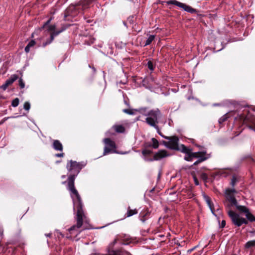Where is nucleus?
<instances>
[{
  "instance_id": "13",
  "label": "nucleus",
  "mask_w": 255,
  "mask_h": 255,
  "mask_svg": "<svg viewBox=\"0 0 255 255\" xmlns=\"http://www.w3.org/2000/svg\"><path fill=\"white\" fill-rule=\"evenodd\" d=\"M52 146L55 150L57 151H62L63 149L62 144L57 139H54L53 140Z\"/></svg>"
},
{
  "instance_id": "50",
  "label": "nucleus",
  "mask_w": 255,
  "mask_h": 255,
  "mask_svg": "<svg viewBox=\"0 0 255 255\" xmlns=\"http://www.w3.org/2000/svg\"><path fill=\"white\" fill-rule=\"evenodd\" d=\"M65 175H62V178H65Z\"/></svg>"
},
{
  "instance_id": "20",
  "label": "nucleus",
  "mask_w": 255,
  "mask_h": 255,
  "mask_svg": "<svg viewBox=\"0 0 255 255\" xmlns=\"http://www.w3.org/2000/svg\"><path fill=\"white\" fill-rule=\"evenodd\" d=\"M128 253L122 249L113 250V255H128Z\"/></svg>"
},
{
  "instance_id": "24",
  "label": "nucleus",
  "mask_w": 255,
  "mask_h": 255,
  "mask_svg": "<svg viewBox=\"0 0 255 255\" xmlns=\"http://www.w3.org/2000/svg\"><path fill=\"white\" fill-rule=\"evenodd\" d=\"M123 112L129 115H135V109H126L123 110Z\"/></svg>"
},
{
  "instance_id": "11",
  "label": "nucleus",
  "mask_w": 255,
  "mask_h": 255,
  "mask_svg": "<svg viewBox=\"0 0 255 255\" xmlns=\"http://www.w3.org/2000/svg\"><path fill=\"white\" fill-rule=\"evenodd\" d=\"M168 156H169V154L167 151L165 150H160L154 154L153 159H150L149 160H159Z\"/></svg>"
},
{
  "instance_id": "27",
  "label": "nucleus",
  "mask_w": 255,
  "mask_h": 255,
  "mask_svg": "<svg viewBox=\"0 0 255 255\" xmlns=\"http://www.w3.org/2000/svg\"><path fill=\"white\" fill-rule=\"evenodd\" d=\"M182 152L186 154L190 152L191 149L187 148L186 146L183 144L181 145V148L179 149Z\"/></svg>"
},
{
  "instance_id": "2",
  "label": "nucleus",
  "mask_w": 255,
  "mask_h": 255,
  "mask_svg": "<svg viewBox=\"0 0 255 255\" xmlns=\"http://www.w3.org/2000/svg\"><path fill=\"white\" fill-rule=\"evenodd\" d=\"M237 193V191L234 188H227L225 190V196L229 202L225 203V206L228 216L231 219L233 224L237 227H240L243 224H248V221L231 210V207L233 206H236L237 209V206H240L238 205L237 201L235 197V194Z\"/></svg>"
},
{
  "instance_id": "5",
  "label": "nucleus",
  "mask_w": 255,
  "mask_h": 255,
  "mask_svg": "<svg viewBox=\"0 0 255 255\" xmlns=\"http://www.w3.org/2000/svg\"><path fill=\"white\" fill-rule=\"evenodd\" d=\"M67 26H63L60 30H55L56 28L55 24L50 25L48 26V30L51 31L50 34V37L49 39H47L46 42H43L42 44L43 47H45L48 44L51 43L54 40V37L58 35L59 34L66 29Z\"/></svg>"
},
{
  "instance_id": "15",
  "label": "nucleus",
  "mask_w": 255,
  "mask_h": 255,
  "mask_svg": "<svg viewBox=\"0 0 255 255\" xmlns=\"http://www.w3.org/2000/svg\"><path fill=\"white\" fill-rule=\"evenodd\" d=\"M190 154L191 155L192 159L193 158H200L202 156H206L207 155V152L206 150H202L200 152H192L191 150H190Z\"/></svg>"
},
{
  "instance_id": "25",
  "label": "nucleus",
  "mask_w": 255,
  "mask_h": 255,
  "mask_svg": "<svg viewBox=\"0 0 255 255\" xmlns=\"http://www.w3.org/2000/svg\"><path fill=\"white\" fill-rule=\"evenodd\" d=\"M207 156H202L201 157H200L199 158V159L196 161V162H195L193 164L194 165H197L198 164H199V163L203 161H205L206 160V159H207L209 157V155H207Z\"/></svg>"
},
{
  "instance_id": "4",
  "label": "nucleus",
  "mask_w": 255,
  "mask_h": 255,
  "mask_svg": "<svg viewBox=\"0 0 255 255\" xmlns=\"http://www.w3.org/2000/svg\"><path fill=\"white\" fill-rule=\"evenodd\" d=\"M149 115V117L145 119V123L150 127L155 128L157 132L162 137L165 138L167 136L162 134L160 131V128L158 126L159 123L158 119L162 116L160 111L157 108L155 110L152 111Z\"/></svg>"
},
{
  "instance_id": "49",
  "label": "nucleus",
  "mask_w": 255,
  "mask_h": 255,
  "mask_svg": "<svg viewBox=\"0 0 255 255\" xmlns=\"http://www.w3.org/2000/svg\"><path fill=\"white\" fill-rule=\"evenodd\" d=\"M198 146L199 147L201 148V149H202V148H203V147L202 146H198Z\"/></svg>"
},
{
  "instance_id": "35",
  "label": "nucleus",
  "mask_w": 255,
  "mask_h": 255,
  "mask_svg": "<svg viewBox=\"0 0 255 255\" xmlns=\"http://www.w3.org/2000/svg\"><path fill=\"white\" fill-rule=\"evenodd\" d=\"M184 159L187 161H188L192 160V158H191V155L190 154V152L186 154V155L184 157Z\"/></svg>"
},
{
  "instance_id": "21",
  "label": "nucleus",
  "mask_w": 255,
  "mask_h": 255,
  "mask_svg": "<svg viewBox=\"0 0 255 255\" xmlns=\"http://www.w3.org/2000/svg\"><path fill=\"white\" fill-rule=\"evenodd\" d=\"M151 144H149L148 146L150 147L152 146L153 148L156 149L159 147V142L155 138H151Z\"/></svg>"
},
{
  "instance_id": "26",
  "label": "nucleus",
  "mask_w": 255,
  "mask_h": 255,
  "mask_svg": "<svg viewBox=\"0 0 255 255\" xmlns=\"http://www.w3.org/2000/svg\"><path fill=\"white\" fill-rule=\"evenodd\" d=\"M155 36L153 35H150L148 38L147 39V40L145 41V44L144 46H146L147 45H149L152 41L154 39Z\"/></svg>"
},
{
  "instance_id": "38",
  "label": "nucleus",
  "mask_w": 255,
  "mask_h": 255,
  "mask_svg": "<svg viewBox=\"0 0 255 255\" xmlns=\"http://www.w3.org/2000/svg\"><path fill=\"white\" fill-rule=\"evenodd\" d=\"M14 118V117H5V118H4L3 119H2L0 121V125L3 124L7 119H8L9 118Z\"/></svg>"
},
{
  "instance_id": "7",
  "label": "nucleus",
  "mask_w": 255,
  "mask_h": 255,
  "mask_svg": "<svg viewBox=\"0 0 255 255\" xmlns=\"http://www.w3.org/2000/svg\"><path fill=\"white\" fill-rule=\"evenodd\" d=\"M166 3L167 5L174 4L180 8H183L185 11L190 12L191 13H194L196 12V10L191 6L188 5L185 3L180 2L177 1L176 0H169L168 1H162V3Z\"/></svg>"
},
{
  "instance_id": "46",
  "label": "nucleus",
  "mask_w": 255,
  "mask_h": 255,
  "mask_svg": "<svg viewBox=\"0 0 255 255\" xmlns=\"http://www.w3.org/2000/svg\"><path fill=\"white\" fill-rule=\"evenodd\" d=\"M45 236H46L47 237H49L50 238L51 236H52V234L51 233H48V234H45Z\"/></svg>"
},
{
  "instance_id": "3",
  "label": "nucleus",
  "mask_w": 255,
  "mask_h": 255,
  "mask_svg": "<svg viewBox=\"0 0 255 255\" xmlns=\"http://www.w3.org/2000/svg\"><path fill=\"white\" fill-rule=\"evenodd\" d=\"M95 0H80L75 4H70L64 11L65 20H69V16L71 17L77 15L81 11L89 8V5Z\"/></svg>"
},
{
  "instance_id": "40",
  "label": "nucleus",
  "mask_w": 255,
  "mask_h": 255,
  "mask_svg": "<svg viewBox=\"0 0 255 255\" xmlns=\"http://www.w3.org/2000/svg\"><path fill=\"white\" fill-rule=\"evenodd\" d=\"M55 156L57 157H63L64 156V153H60L55 154Z\"/></svg>"
},
{
  "instance_id": "29",
  "label": "nucleus",
  "mask_w": 255,
  "mask_h": 255,
  "mask_svg": "<svg viewBox=\"0 0 255 255\" xmlns=\"http://www.w3.org/2000/svg\"><path fill=\"white\" fill-rule=\"evenodd\" d=\"M229 118V116H228L227 114H225L224 116H223L219 120V123L220 124H221L223 123L225 121H226L228 118Z\"/></svg>"
},
{
  "instance_id": "47",
  "label": "nucleus",
  "mask_w": 255,
  "mask_h": 255,
  "mask_svg": "<svg viewBox=\"0 0 255 255\" xmlns=\"http://www.w3.org/2000/svg\"><path fill=\"white\" fill-rule=\"evenodd\" d=\"M194 180H195V184L196 185H198L199 184L198 182L197 181V179L196 178H194Z\"/></svg>"
},
{
  "instance_id": "37",
  "label": "nucleus",
  "mask_w": 255,
  "mask_h": 255,
  "mask_svg": "<svg viewBox=\"0 0 255 255\" xmlns=\"http://www.w3.org/2000/svg\"><path fill=\"white\" fill-rule=\"evenodd\" d=\"M201 178L204 181H207V179L208 178V175L206 173H202L201 174Z\"/></svg>"
},
{
  "instance_id": "43",
  "label": "nucleus",
  "mask_w": 255,
  "mask_h": 255,
  "mask_svg": "<svg viewBox=\"0 0 255 255\" xmlns=\"http://www.w3.org/2000/svg\"><path fill=\"white\" fill-rule=\"evenodd\" d=\"M225 225H226V221L225 220H222L221 225H220V227L223 228L225 226Z\"/></svg>"
},
{
  "instance_id": "8",
  "label": "nucleus",
  "mask_w": 255,
  "mask_h": 255,
  "mask_svg": "<svg viewBox=\"0 0 255 255\" xmlns=\"http://www.w3.org/2000/svg\"><path fill=\"white\" fill-rule=\"evenodd\" d=\"M119 242L122 245H128L131 242V238L129 236L123 234L116 236L114 242H113V246Z\"/></svg>"
},
{
  "instance_id": "42",
  "label": "nucleus",
  "mask_w": 255,
  "mask_h": 255,
  "mask_svg": "<svg viewBox=\"0 0 255 255\" xmlns=\"http://www.w3.org/2000/svg\"><path fill=\"white\" fill-rule=\"evenodd\" d=\"M89 67L90 68H91L92 69L93 73H96V68L94 67V66H93V65H90V64H89Z\"/></svg>"
},
{
  "instance_id": "14",
  "label": "nucleus",
  "mask_w": 255,
  "mask_h": 255,
  "mask_svg": "<svg viewBox=\"0 0 255 255\" xmlns=\"http://www.w3.org/2000/svg\"><path fill=\"white\" fill-rule=\"evenodd\" d=\"M203 197H204V199L205 201H206V203L207 204L209 207L210 208L212 214L213 215H215V214L214 213V205L211 201L210 198L205 194H204Z\"/></svg>"
},
{
  "instance_id": "36",
  "label": "nucleus",
  "mask_w": 255,
  "mask_h": 255,
  "mask_svg": "<svg viewBox=\"0 0 255 255\" xmlns=\"http://www.w3.org/2000/svg\"><path fill=\"white\" fill-rule=\"evenodd\" d=\"M9 85H10L6 81L5 83L0 87V88L2 89L3 91H5Z\"/></svg>"
},
{
  "instance_id": "23",
  "label": "nucleus",
  "mask_w": 255,
  "mask_h": 255,
  "mask_svg": "<svg viewBox=\"0 0 255 255\" xmlns=\"http://www.w3.org/2000/svg\"><path fill=\"white\" fill-rule=\"evenodd\" d=\"M18 78V75L16 74L12 75L6 81L8 83V84L10 85L12 84L15 80H16Z\"/></svg>"
},
{
  "instance_id": "19",
  "label": "nucleus",
  "mask_w": 255,
  "mask_h": 255,
  "mask_svg": "<svg viewBox=\"0 0 255 255\" xmlns=\"http://www.w3.org/2000/svg\"><path fill=\"white\" fill-rule=\"evenodd\" d=\"M138 213V211L136 209H131L129 207L128 208V211L126 213V215L127 217H129L132 215L137 214Z\"/></svg>"
},
{
  "instance_id": "33",
  "label": "nucleus",
  "mask_w": 255,
  "mask_h": 255,
  "mask_svg": "<svg viewBox=\"0 0 255 255\" xmlns=\"http://www.w3.org/2000/svg\"><path fill=\"white\" fill-rule=\"evenodd\" d=\"M23 108L26 111H29L30 108V103L28 102H25L23 105Z\"/></svg>"
},
{
  "instance_id": "44",
  "label": "nucleus",
  "mask_w": 255,
  "mask_h": 255,
  "mask_svg": "<svg viewBox=\"0 0 255 255\" xmlns=\"http://www.w3.org/2000/svg\"><path fill=\"white\" fill-rule=\"evenodd\" d=\"M112 146H113V152H116V153H118V152H117L116 150H115V147H116V145H115V144L113 142V145H112Z\"/></svg>"
},
{
  "instance_id": "39",
  "label": "nucleus",
  "mask_w": 255,
  "mask_h": 255,
  "mask_svg": "<svg viewBox=\"0 0 255 255\" xmlns=\"http://www.w3.org/2000/svg\"><path fill=\"white\" fill-rule=\"evenodd\" d=\"M51 19H52V17H50V18H49V19H48V20H47V21H46V22L43 24V26H42V28H44V27H45L46 25H48L50 23V21H51Z\"/></svg>"
},
{
  "instance_id": "30",
  "label": "nucleus",
  "mask_w": 255,
  "mask_h": 255,
  "mask_svg": "<svg viewBox=\"0 0 255 255\" xmlns=\"http://www.w3.org/2000/svg\"><path fill=\"white\" fill-rule=\"evenodd\" d=\"M19 102V99L18 98H16L12 101L11 106L13 107H16L18 105Z\"/></svg>"
},
{
  "instance_id": "17",
  "label": "nucleus",
  "mask_w": 255,
  "mask_h": 255,
  "mask_svg": "<svg viewBox=\"0 0 255 255\" xmlns=\"http://www.w3.org/2000/svg\"><path fill=\"white\" fill-rule=\"evenodd\" d=\"M240 177L237 175H233L232 177L230 184L233 188L235 187L236 184L240 181Z\"/></svg>"
},
{
  "instance_id": "31",
  "label": "nucleus",
  "mask_w": 255,
  "mask_h": 255,
  "mask_svg": "<svg viewBox=\"0 0 255 255\" xmlns=\"http://www.w3.org/2000/svg\"><path fill=\"white\" fill-rule=\"evenodd\" d=\"M147 66L148 68L151 71H153L154 69L155 66L151 61H148Z\"/></svg>"
},
{
  "instance_id": "1",
  "label": "nucleus",
  "mask_w": 255,
  "mask_h": 255,
  "mask_svg": "<svg viewBox=\"0 0 255 255\" xmlns=\"http://www.w3.org/2000/svg\"><path fill=\"white\" fill-rule=\"evenodd\" d=\"M86 163L83 161L77 162L70 160L68 161L66 165L67 170L71 172L70 175L68 177L67 181H64L62 184H65L67 182V189L70 192V196L72 199L74 210L76 209L77 211L75 217L76 221V225L71 227L68 231L71 233V232L77 229H80L83 225V221L86 218V215L84 213L82 199L78 191L75 187V180L76 177L79 173L81 169L85 167Z\"/></svg>"
},
{
  "instance_id": "32",
  "label": "nucleus",
  "mask_w": 255,
  "mask_h": 255,
  "mask_svg": "<svg viewBox=\"0 0 255 255\" xmlns=\"http://www.w3.org/2000/svg\"><path fill=\"white\" fill-rule=\"evenodd\" d=\"M152 153V151L149 149H145L142 151V153L143 155L146 156L149 155Z\"/></svg>"
},
{
  "instance_id": "12",
  "label": "nucleus",
  "mask_w": 255,
  "mask_h": 255,
  "mask_svg": "<svg viewBox=\"0 0 255 255\" xmlns=\"http://www.w3.org/2000/svg\"><path fill=\"white\" fill-rule=\"evenodd\" d=\"M150 211L148 209L145 208L143 209L139 214V219L142 222L145 223V221L150 218Z\"/></svg>"
},
{
  "instance_id": "18",
  "label": "nucleus",
  "mask_w": 255,
  "mask_h": 255,
  "mask_svg": "<svg viewBox=\"0 0 255 255\" xmlns=\"http://www.w3.org/2000/svg\"><path fill=\"white\" fill-rule=\"evenodd\" d=\"M114 128L115 130L118 133H124L126 130L125 127L121 125H115L114 126Z\"/></svg>"
},
{
  "instance_id": "41",
  "label": "nucleus",
  "mask_w": 255,
  "mask_h": 255,
  "mask_svg": "<svg viewBox=\"0 0 255 255\" xmlns=\"http://www.w3.org/2000/svg\"><path fill=\"white\" fill-rule=\"evenodd\" d=\"M3 230L2 228L0 227V237L1 239L3 238Z\"/></svg>"
},
{
  "instance_id": "48",
  "label": "nucleus",
  "mask_w": 255,
  "mask_h": 255,
  "mask_svg": "<svg viewBox=\"0 0 255 255\" xmlns=\"http://www.w3.org/2000/svg\"><path fill=\"white\" fill-rule=\"evenodd\" d=\"M195 247H194V248H193V249H191V250H190V252H192V251H193V250H194V249H195Z\"/></svg>"
},
{
  "instance_id": "10",
  "label": "nucleus",
  "mask_w": 255,
  "mask_h": 255,
  "mask_svg": "<svg viewBox=\"0 0 255 255\" xmlns=\"http://www.w3.org/2000/svg\"><path fill=\"white\" fill-rule=\"evenodd\" d=\"M105 143L103 155H105L112 152V139L106 138L103 140Z\"/></svg>"
},
{
  "instance_id": "16",
  "label": "nucleus",
  "mask_w": 255,
  "mask_h": 255,
  "mask_svg": "<svg viewBox=\"0 0 255 255\" xmlns=\"http://www.w3.org/2000/svg\"><path fill=\"white\" fill-rule=\"evenodd\" d=\"M156 109H153V110H150V111H149L148 112H146V110H147V108H140L138 109H135V112H139V113H141L142 114V115L146 116L147 117H149V113L152 111H154V110H155Z\"/></svg>"
},
{
  "instance_id": "51",
  "label": "nucleus",
  "mask_w": 255,
  "mask_h": 255,
  "mask_svg": "<svg viewBox=\"0 0 255 255\" xmlns=\"http://www.w3.org/2000/svg\"><path fill=\"white\" fill-rule=\"evenodd\" d=\"M56 162V163H59V162H60V161H57Z\"/></svg>"
},
{
  "instance_id": "6",
  "label": "nucleus",
  "mask_w": 255,
  "mask_h": 255,
  "mask_svg": "<svg viewBox=\"0 0 255 255\" xmlns=\"http://www.w3.org/2000/svg\"><path fill=\"white\" fill-rule=\"evenodd\" d=\"M165 139L168 141L163 140L162 144L168 148L174 150H179L178 147L179 138L176 136H168Z\"/></svg>"
},
{
  "instance_id": "22",
  "label": "nucleus",
  "mask_w": 255,
  "mask_h": 255,
  "mask_svg": "<svg viewBox=\"0 0 255 255\" xmlns=\"http://www.w3.org/2000/svg\"><path fill=\"white\" fill-rule=\"evenodd\" d=\"M35 44V41L34 40H30L26 46L25 47V51L26 53H28L30 51V48L31 47H33Z\"/></svg>"
},
{
  "instance_id": "34",
  "label": "nucleus",
  "mask_w": 255,
  "mask_h": 255,
  "mask_svg": "<svg viewBox=\"0 0 255 255\" xmlns=\"http://www.w3.org/2000/svg\"><path fill=\"white\" fill-rule=\"evenodd\" d=\"M18 85L21 89H23L25 87V84L23 80L20 78L18 81Z\"/></svg>"
},
{
  "instance_id": "9",
  "label": "nucleus",
  "mask_w": 255,
  "mask_h": 255,
  "mask_svg": "<svg viewBox=\"0 0 255 255\" xmlns=\"http://www.w3.org/2000/svg\"><path fill=\"white\" fill-rule=\"evenodd\" d=\"M237 210L242 213H245L246 218L248 220L251 222H253L255 220L254 216L250 212L249 210L244 206H237Z\"/></svg>"
},
{
  "instance_id": "28",
  "label": "nucleus",
  "mask_w": 255,
  "mask_h": 255,
  "mask_svg": "<svg viewBox=\"0 0 255 255\" xmlns=\"http://www.w3.org/2000/svg\"><path fill=\"white\" fill-rule=\"evenodd\" d=\"M255 246V240L248 242L245 245L246 248H250Z\"/></svg>"
},
{
  "instance_id": "45",
  "label": "nucleus",
  "mask_w": 255,
  "mask_h": 255,
  "mask_svg": "<svg viewBox=\"0 0 255 255\" xmlns=\"http://www.w3.org/2000/svg\"><path fill=\"white\" fill-rule=\"evenodd\" d=\"M124 103L125 104L128 106V107H129L130 106V105H129V102L128 101V100H124Z\"/></svg>"
}]
</instances>
